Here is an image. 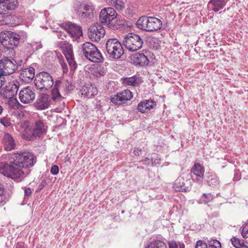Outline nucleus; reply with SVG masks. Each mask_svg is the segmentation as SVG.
Instances as JSON below:
<instances>
[{"label": "nucleus", "instance_id": "f257e3e1", "mask_svg": "<svg viewBox=\"0 0 248 248\" xmlns=\"http://www.w3.org/2000/svg\"><path fill=\"white\" fill-rule=\"evenodd\" d=\"M35 162L34 156H14L10 158V165L4 166L0 172L15 181L20 182L24 177L21 168L31 167Z\"/></svg>", "mask_w": 248, "mask_h": 248}, {"label": "nucleus", "instance_id": "f03ea898", "mask_svg": "<svg viewBox=\"0 0 248 248\" xmlns=\"http://www.w3.org/2000/svg\"><path fill=\"white\" fill-rule=\"evenodd\" d=\"M73 89L72 85L67 80H56L51 90L52 99L55 101L62 100L71 90Z\"/></svg>", "mask_w": 248, "mask_h": 248}, {"label": "nucleus", "instance_id": "7ed1b4c3", "mask_svg": "<svg viewBox=\"0 0 248 248\" xmlns=\"http://www.w3.org/2000/svg\"><path fill=\"white\" fill-rule=\"evenodd\" d=\"M138 27L147 31H154L159 30L162 25V21L155 17L142 16L137 22Z\"/></svg>", "mask_w": 248, "mask_h": 248}, {"label": "nucleus", "instance_id": "20e7f679", "mask_svg": "<svg viewBox=\"0 0 248 248\" xmlns=\"http://www.w3.org/2000/svg\"><path fill=\"white\" fill-rule=\"evenodd\" d=\"M47 129V126L43 121H36L32 130L25 129L26 134L24 135V138L29 140H33L36 137H40L45 134Z\"/></svg>", "mask_w": 248, "mask_h": 248}, {"label": "nucleus", "instance_id": "39448f33", "mask_svg": "<svg viewBox=\"0 0 248 248\" xmlns=\"http://www.w3.org/2000/svg\"><path fill=\"white\" fill-rule=\"evenodd\" d=\"M117 14L111 7L102 9L99 14V21L108 28H114L117 21Z\"/></svg>", "mask_w": 248, "mask_h": 248}, {"label": "nucleus", "instance_id": "423d86ee", "mask_svg": "<svg viewBox=\"0 0 248 248\" xmlns=\"http://www.w3.org/2000/svg\"><path fill=\"white\" fill-rule=\"evenodd\" d=\"M106 48L110 57L120 59L124 54V49L121 44L115 38L108 39L106 43Z\"/></svg>", "mask_w": 248, "mask_h": 248}, {"label": "nucleus", "instance_id": "0eeeda50", "mask_svg": "<svg viewBox=\"0 0 248 248\" xmlns=\"http://www.w3.org/2000/svg\"><path fill=\"white\" fill-rule=\"evenodd\" d=\"M20 39V36L18 34L12 31H5L0 33L1 44L7 49L16 46Z\"/></svg>", "mask_w": 248, "mask_h": 248}, {"label": "nucleus", "instance_id": "6e6552de", "mask_svg": "<svg viewBox=\"0 0 248 248\" xmlns=\"http://www.w3.org/2000/svg\"><path fill=\"white\" fill-rule=\"evenodd\" d=\"M34 83L38 90L43 92L50 89L54 84L51 75L45 72H41L36 76Z\"/></svg>", "mask_w": 248, "mask_h": 248}, {"label": "nucleus", "instance_id": "1a4fd4ad", "mask_svg": "<svg viewBox=\"0 0 248 248\" xmlns=\"http://www.w3.org/2000/svg\"><path fill=\"white\" fill-rule=\"evenodd\" d=\"M143 40L139 35L130 33L124 39L123 44L130 51L134 52L139 50L143 44Z\"/></svg>", "mask_w": 248, "mask_h": 248}, {"label": "nucleus", "instance_id": "9d476101", "mask_svg": "<svg viewBox=\"0 0 248 248\" xmlns=\"http://www.w3.org/2000/svg\"><path fill=\"white\" fill-rule=\"evenodd\" d=\"M82 51L84 55L93 62H100L102 60L101 54L92 43L86 42L82 45Z\"/></svg>", "mask_w": 248, "mask_h": 248}, {"label": "nucleus", "instance_id": "9b49d317", "mask_svg": "<svg viewBox=\"0 0 248 248\" xmlns=\"http://www.w3.org/2000/svg\"><path fill=\"white\" fill-rule=\"evenodd\" d=\"M95 13L94 8L92 5L85 3L80 4L78 10L80 19L84 22L92 19Z\"/></svg>", "mask_w": 248, "mask_h": 248}, {"label": "nucleus", "instance_id": "f8f14e48", "mask_svg": "<svg viewBox=\"0 0 248 248\" xmlns=\"http://www.w3.org/2000/svg\"><path fill=\"white\" fill-rule=\"evenodd\" d=\"M7 58L0 60V76L9 75L13 74L17 69L16 63Z\"/></svg>", "mask_w": 248, "mask_h": 248}, {"label": "nucleus", "instance_id": "ddd939ff", "mask_svg": "<svg viewBox=\"0 0 248 248\" xmlns=\"http://www.w3.org/2000/svg\"><path fill=\"white\" fill-rule=\"evenodd\" d=\"M105 34V29L98 23H95L89 29V37L93 41L99 42Z\"/></svg>", "mask_w": 248, "mask_h": 248}, {"label": "nucleus", "instance_id": "4468645a", "mask_svg": "<svg viewBox=\"0 0 248 248\" xmlns=\"http://www.w3.org/2000/svg\"><path fill=\"white\" fill-rule=\"evenodd\" d=\"M35 97L34 89L31 87H27L22 89L19 93L20 101L24 104L32 102Z\"/></svg>", "mask_w": 248, "mask_h": 248}, {"label": "nucleus", "instance_id": "2eb2a0df", "mask_svg": "<svg viewBox=\"0 0 248 248\" xmlns=\"http://www.w3.org/2000/svg\"><path fill=\"white\" fill-rule=\"evenodd\" d=\"M132 97V93L129 90H126L112 97L110 100L114 104L120 105L130 100Z\"/></svg>", "mask_w": 248, "mask_h": 248}, {"label": "nucleus", "instance_id": "dca6fc26", "mask_svg": "<svg viewBox=\"0 0 248 248\" xmlns=\"http://www.w3.org/2000/svg\"><path fill=\"white\" fill-rule=\"evenodd\" d=\"M17 5V0H5L0 3V14H7L8 11L16 9Z\"/></svg>", "mask_w": 248, "mask_h": 248}, {"label": "nucleus", "instance_id": "f3484780", "mask_svg": "<svg viewBox=\"0 0 248 248\" xmlns=\"http://www.w3.org/2000/svg\"><path fill=\"white\" fill-rule=\"evenodd\" d=\"M19 83L15 80L12 82L8 83L6 86L4 91V93L7 98H12L16 95L17 93Z\"/></svg>", "mask_w": 248, "mask_h": 248}, {"label": "nucleus", "instance_id": "a211bd4d", "mask_svg": "<svg viewBox=\"0 0 248 248\" xmlns=\"http://www.w3.org/2000/svg\"><path fill=\"white\" fill-rule=\"evenodd\" d=\"M65 29L67 32L74 39H77L82 35L81 28L74 24H69Z\"/></svg>", "mask_w": 248, "mask_h": 248}, {"label": "nucleus", "instance_id": "6ab92c4d", "mask_svg": "<svg viewBox=\"0 0 248 248\" xmlns=\"http://www.w3.org/2000/svg\"><path fill=\"white\" fill-rule=\"evenodd\" d=\"M17 16L11 15L0 14V24L10 25L16 26L18 24Z\"/></svg>", "mask_w": 248, "mask_h": 248}, {"label": "nucleus", "instance_id": "aec40b11", "mask_svg": "<svg viewBox=\"0 0 248 248\" xmlns=\"http://www.w3.org/2000/svg\"><path fill=\"white\" fill-rule=\"evenodd\" d=\"M81 92L82 95L91 98L97 93V89L93 85L88 84L82 87Z\"/></svg>", "mask_w": 248, "mask_h": 248}, {"label": "nucleus", "instance_id": "412c9836", "mask_svg": "<svg viewBox=\"0 0 248 248\" xmlns=\"http://www.w3.org/2000/svg\"><path fill=\"white\" fill-rule=\"evenodd\" d=\"M34 104L38 109H44L47 108L49 105L47 95L42 94Z\"/></svg>", "mask_w": 248, "mask_h": 248}, {"label": "nucleus", "instance_id": "4be33fe9", "mask_svg": "<svg viewBox=\"0 0 248 248\" xmlns=\"http://www.w3.org/2000/svg\"><path fill=\"white\" fill-rule=\"evenodd\" d=\"M156 104L155 102L151 100H145L140 103L138 106V109L139 111L144 113L148 110L153 108Z\"/></svg>", "mask_w": 248, "mask_h": 248}, {"label": "nucleus", "instance_id": "5701e85b", "mask_svg": "<svg viewBox=\"0 0 248 248\" xmlns=\"http://www.w3.org/2000/svg\"><path fill=\"white\" fill-rule=\"evenodd\" d=\"M191 172L197 177V180L202 181L204 174V169L199 163H195L191 169Z\"/></svg>", "mask_w": 248, "mask_h": 248}, {"label": "nucleus", "instance_id": "b1692460", "mask_svg": "<svg viewBox=\"0 0 248 248\" xmlns=\"http://www.w3.org/2000/svg\"><path fill=\"white\" fill-rule=\"evenodd\" d=\"M3 142L4 146V149L6 151H11L15 146L13 138L8 133L5 134L3 139Z\"/></svg>", "mask_w": 248, "mask_h": 248}, {"label": "nucleus", "instance_id": "393cba45", "mask_svg": "<svg viewBox=\"0 0 248 248\" xmlns=\"http://www.w3.org/2000/svg\"><path fill=\"white\" fill-rule=\"evenodd\" d=\"M227 2V0H210L208 4L212 5L213 11L217 12L223 8Z\"/></svg>", "mask_w": 248, "mask_h": 248}, {"label": "nucleus", "instance_id": "a878e982", "mask_svg": "<svg viewBox=\"0 0 248 248\" xmlns=\"http://www.w3.org/2000/svg\"><path fill=\"white\" fill-rule=\"evenodd\" d=\"M133 61L135 63L140 65H145L148 64V60L142 53H136L133 55Z\"/></svg>", "mask_w": 248, "mask_h": 248}, {"label": "nucleus", "instance_id": "bb28decb", "mask_svg": "<svg viewBox=\"0 0 248 248\" xmlns=\"http://www.w3.org/2000/svg\"><path fill=\"white\" fill-rule=\"evenodd\" d=\"M173 188L177 191H186L188 187L184 183V179L182 178H178L175 181Z\"/></svg>", "mask_w": 248, "mask_h": 248}, {"label": "nucleus", "instance_id": "cd10ccee", "mask_svg": "<svg viewBox=\"0 0 248 248\" xmlns=\"http://www.w3.org/2000/svg\"><path fill=\"white\" fill-rule=\"evenodd\" d=\"M21 75L28 82L31 81L34 77V69L32 67H29L24 69Z\"/></svg>", "mask_w": 248, "mask_h": 248}, {"label": "nucleus", "instance_id": "c85d7f7f", "mask_svg": "<svg viewBox=\"0 0 248 248\" xmlns=\"http://www.w3.org/2000/svg\"><path fill=\"white\" fill-rule=\"evenodd\" d=\"M146 248H167L166 244L160 240H155L150 242Z\"/></svg>", "mask_w": 248, "mask_h": 248}, {"label": "nucleus", "instance_id": "c756f323", "mask_svg": "<svg viewBox=\"0 0 248 248\" xmlns=\"http://www.w3.org/2000/svg\"><path fill=\"white\" fill-rule=\"evenodd\" d=\"M232 244L236 248H242L246 247L245 245L246 241L244 240H241L236 237H233L231 239Z\"/></svg>", "mask_w": 248, "mask_h": 248}, {"label": "nucleus", "instance_id": "7c9ffc66", "mask_svg": "<svg viewBox=\"0 0 248 248\" xmlns=\"http://www.w3.org/2000/svg\"><path fill=\"white\" fill-rule=\"evenodd\" d=\"M214 198V197L211 193H205L200 198L198 202L200 203L206 204L212 201Z\"/></svg>", "mask_w": 248, "mask_h": 248}, {"label": "nucleus", "instance_id": "2f4dec72", "mask_svg": "<svg viewBox=\"0 0 248 248\" xmlns=\"http://www.w3.org/2000/svg\"><path fill=\"white\" fill-rule=\"evenodd\" d=\"M123 83L126 85H130L132 86H136L138 85V82L137 79L135 77L130 78H126L124 79Z\"/></svg>", "mask_w": 248, "mask_h": 248}, {"label": "nucleus", "instance_id": "473e14b6", "mask_svg": "<svg viewBox=\"0 0 248 248\" xmlns=\"http://www.w3.org/2000/svg\"><path fill=\"white\" fill-rule=\"evenodd\" d=\"M240 231L243 238H248V221L242 225Z\"/></svg>", "mask_w": 248, "mask_h": 248}, {"label": "nucleus", "instance_id": "72a5a7b5", "mask_svg": "<svg viewBox=\"0 0 248 248\" xmlns=\"http://www.w3.org/2000/svg\"><path fill=\"white\" fill-rule=\"evenodd\" d=\"M207 182L210 186H217L219 184L218 178L216 175H212L208 177Z\"/></svg>", "mask_w": 248, "mask_h": 248}, {"label": "nucleus", "instance_id": "f704fd0d", "mask_svg": "<svg viewBox=\"0 0 248 248\" xmlns=\"http://www.w3.org/2000/svg\"><path fill=\"white\" fill-rule=\"evenodd\" d=\"M116 20L117 21H116V23L115 24V26L116 27L114 28H110V29H111L112 30L118 29L121 27H124L126 25L125 21L123 19H120L119 17H117V16H116Z\"/></svg>", "mask_w": 248, "mask_h": 248}, {"label": "nucleus", "instance_id": "c9c22d12", "mask_svg": "<svg viewBox=\"0 0 248 248\" xmlns=\"http://www.w3.org/2000/svg\"><path fill=\"white\" fill-rule=\"evenodd\" d=\"M0 123L5 127H8L11 125V121L10 118L6 115L5 117H2L0 119Z\"/></svg>", "mask_w": 248, "mask_h": 248}, {"label": "nucleus", "instance_id": "e433bc0d", "mask_svg": "<svg viewBox=\"0 0 248 248\" xmlns=\"http://www.w3.org/2000/svg\"><path fill=\"white\" fill-rule=\"evenodd\" d=\"M208 242L209 248H221L220 242L217 240H210Z\"/></svg>", "mask_w": 248, "mask_h": 248}, {"label": "nucleus", "instance_id": "4c0bfd02", "mask_svg": "<svg viewBox=\"0 0 248 248\" xmlns=\"http://www.w3.org/2000/svg\"><path fill=\"white\" fill-rule=\"evenodd\" d=\"M114 6L118 10L122 11L125 7V4L122 0H115Z\"/></svg>", "mask_w": 248, "mask_h": 248}, {"label": "nucleus", "instance_id": "58836bf2", "mask_svg": "<svg viewBox=\"0 0 248 248\" xmlns=\"http://www.w3.org/2000/svg\"><path fill=\"white\" fill-rule=\"evenodd\" d=\"M64 54L66 59L71 58L74 57L72 49L70 46H68L64 50Z\"/></svg>", "mask_w": 248, "mask_h": 248}, {"label": "nucleus", "instance_id": "ea45409f", "mask_svg": "<svg viewBox=\"0 0 248 248\" xmlns=\"http://www.w3.org/2000/svg\"><path fill=\"white\" fill-rule=\"evenodd\" d=\"M107 73V70L104 67H100L99 69H97L95 71V76H104Z\"/></svg>", "mask_w": 248, "mask_h": 248}, {"label": "nucleus", "instance_id": "a19ab883", "mask_svg": "<svg viewBox=\"0 0 248 248\" xmlns=\"http://www.w3.org/2000/svg\"><path fill=\"white\" fill-rule=\"evenodd\" d=\"M66 60H67V62H68V63H69V65L70 66L72 70L76 69L77 66H76V63L74 59V57L72 58H71L67 59Z\"/></svg>", "mask_w": 248, "mask_h": 248}, {"label": "nucleus", "instance_id": "79ce46f5", "mask_svg": "<svg viewBox=\"0 0 248 248\" xmlns=\"http://www.w3.org/2000/svg\"><path fill=\"white\" fill-rule=\"evenodd\" d=\"M4 193L3 185L0 184V201H1L2 203L5 202V197Z\"/></svg>", "mask_w": 248, "mask_h": 248}, {"label": "nucleus", "instance_id": "37998d69", "mask_svg": "<svg viewBox=\"0 0 248 248\" xmlns=\"http://www.w3.org/2000/svg\"><path fill=\"white\" fill-rule=\"evenodd\" d=\"M195 248H208L207 244L203 241L199 240L197 242Z\"/></svg>", "mask_w": 248, "mask_h": 248}, {"label": "nucleus", "instance_id": "c03bdc74", "mask_svg": "<svg viewBox=\"0 0 248 248\" xmlns=\"http://www.w3.org/2000/svg\"><path fill=\"white\" fill-rule=\"evenodd\" d=\"M59 167L57 165H53L50 169V172L56 175L59 172Z\"/></svg>", "mask_w": 248, "mask_h": 248}, {"label": "nucleus", "instance_id": "a18cd8bd", "mask_svg": "<svg viewBox=\"0 0 248 248\" xmlns=\"http://www.w3.org/2000/svg\"><path fill=\"white\" fill-rule=\"evenodd\" d=\"M169 248H178V246L174 241H170L169 242Z\"/></svg>", "mask_w": 248, "mask_h": 248}, {"label": "nucleus", "instance_id": "49530a36", "mask_svg": "<svg viewBox=\"0 0 248 248\" xmlns=\"http://www.w3.org/2000/svg\"><path fill=\"white\" fill-rule=\"evenodd\" d=\"M25 196H30L32 190L30 187H26L25 189Z\"/></svg>", "mask_w": 248, "mask_h": 248}, {"label": "nucleus", "instance_id": "de8ad7c7", "mask_svg": "<svg viewBox=\"0 0 248 248\" xmlns=\"http://www.w3.org/2000/svg\"><path fill=\"white\" fill-rule=\"evenodd\" d=\"M61 64H62V69H63V73H66L68 72V68H67V65L64 63H61Z\"/></svg>", "mask_w": 248, "mask_h": 248}, {"label": "nucleus", "instance_id": "09e8293b", "mask_svg": "<svg viewBox=\"0 0 248 248\" xmlns=\"http://www.w3.org/2000/svg\"><path fill=\"white\" fill-rule=\"evenodd\" d=\"M4 78L0 76V88L4 84Z\"/></svg>", "mask_w": 248, "mask_h": 248}, {"label": "nucleus", "instance_id": "8fccbe9b", "mask_svg": "<svg viewBox=\"0 0 248 248\" xmlns=\"http://www.w3.org/2000/svg\"><path fill=\"white\" fill-rule=\"evenodd\" d=\"M29 154H30V153L28 152H24L22 154L21 153H17L16 155H23V154H27V155H29Z\"/></svg>", "mask_w": 248, "mask_h": 248}, {"label": "nucleus", "instance_id": "3c124183", "mask_svg": "<svg viewBox=\"0 0 248 248\" xmlns=\"http://www.w3.org/2000/svg\"><path fill=\"white\" fill-rule=\"evenodd\" d=\"M44 187V184L42 183L41 184L39 185V187L40 189H42Z\"/></svg>", "mask_w": 248, "mask_h": 248}, {"label": "nucleus", "instance_id": "603ef678", "mask_svg": "<svg viewBox=\"0 0 248 248\" xmlns=\"http://www.w3.org/2000/svg\"><path fill=\"white\" fill-rule=\"evenodd\" d=\"M3 110V108L1 106H0V114H1Z\"/></svg>", "mask_w": 248, "mask_h": 248}, {"label": "nucleus", "instance_id": "864d4df0", "mask_svg": "<svg viewBox=\"0 0 248 248\" xmlns=\"http://www.w3.org/2000/svg\"><path fill=\"white\" fill-rule=\"evenodd\" d=\"M69 158H67V157H65V162H66V161H68L69 160Z\"/></svg>", "mask_w": 248, "mask_h": 248}, {"label": "nucleus", "instance_id": "5fc2aeb1", "mask_svg": "<svg viewBox=\"0 0 248 248\" xmlns=\"http://www.w3.org/2000/svg\"><path fill=\"white\" fill-rule=\"evenodd\" d=\"M5 0H0V3L3 2Z\"/></svg>", "mask_w": 248, "mask_h": 248}, {"label": "nucleus", "instance_id": "6e6d98bb", "mask_svg": "<svg viewBox=\"0 0 248 248\" xmlns=\"http://www.w3.org/2000/svg\"><path fill=\"white\" fill-rule=\"evenodd\" d=\"M22 124L21 123L18 124V125H19L20 126H21Z\"/></svg>", "mask_w": 248, "mask_h": 248}, {"label": "nucleus", "instance_id": "4d7b16f0", "mask_svg": "<svg viewBox=\"0 0 248 248\" xmlns=\"http://www.w3.org/2000/svg\"><path fill=\"white\" fill-rule=\"evenodd\" d=\"M147 159L148 160V161H149L150 159L149 158H147Z\"/></svg>", "mask_w": 248, "mask_h": 248}, {"label": "nucleus", "instance_id": "13d9d810", "mask_svg": "<svg viewBox=\"0 0 248 248\" xmlns=\"http://www.w3.org/2000/svg\"><path fill=\"white\" fill-rule=\"evenodd\" d=\"M145 164H149V162H147V163H146Z\"/></svg>", "mask_w": 248, "mask_h": 248}, {"label": "nucleus", "instance_id": "bf43d9fd", "mask_svg": "<svg viewBox=\"0 0 248 248\" xmlns=\"http://www.w3.org/2000/svg\"><path fill=\"white\" fill-rule=\"evenodd\" d=\"M0 203H2L1 201H0Z\"/></svg>", "mask_w": 248, "mask_h": 248}]
</instances>
